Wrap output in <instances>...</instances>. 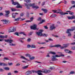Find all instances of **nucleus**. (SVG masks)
<instances>
[{
    "mask_svg": "<svg viewBox=\"0 0 75 75\" xmlns=\"http://www.w3.org/2000/svg\"><path fill=\"white\" fill-rule=\"evenodd\" d=\"M24 4L26 6V8H27L28 9H30V7H32V8L34 9L35 8V9H37L39 8V7L38 6H35V4L34 3L27 4L25 3Z\"/></svg>",
    "mask_w": 75,
    "mask_h": 75,
    "instance_id": "f257e3e1",
    "label": "nucleus"
},
{
    "mask_svg": "<svg viewBox=\"0 0 75 75\" xmlns=\"http://www.w3.org/2000/svg\"><path fill=\"white\" fill-rule=\"evenodd\" d=\"M5 42H8L9 43V45L11 46H15L16 45L15 44H13L12 42H13V40L12 39L10 40H5Z\"/></svg>",
    "mask_w": 75,
    "mask_h": 75,
    "instance_id": "f03ea898",
    "label": "nucleus"
},
{
    "mask_svg": "<svg viewBox=\"0 0 75 75\" xmlns=\"http://www.w3.org/2000/svg\"><path fill=\"white\" fill-rule=\"evenodd\" d=\"M42 32H43V30H41L39 31V32H37L36 34L38 36H43L44 37H47V35L45 34H42Z\"/></svg>",
    "mask_w": 75,
    "mask_h": 75,
    "instance_id": "7ed1b4c3",
    "label": "nucleus"
},
{
    "mask_svg": "<svg viewBox=\"0 0 75 75\" xmlns=\"http://www.w3.org/2000/svg\"><path fill=\"white\" fill-rule=\"evenodd\" d=\"M11 1L12 2V4L13 5H17V6H16V7L18 8H22V6H21L20 5V4H19L18 3V2H14V1L13 0H12Z\"/></svg>",
    "mask_w": 75,
    "mask_h": 75,
    "instance_id": "20e7f679",
    "label": "nucleus"
},
{
    "mask_svg": "<svg viewBox=\"0 0 75 75\" xmlns=\"http://www.w3.org/2000/svg\"><path fill=\"white\" fill-rule=\"evenodd\" d=\"M38 72H43V73H45L47 74L51 72L50 70H47L46 69H43L42 71L38 70Z\"/></svg>",
    "mask_w": 75,
    "mask_h": 75,
    "instance_id": "39448f33",
    "label": "nucleus"
},
{
    "mask_svg": "<svg viewBox=\"0 0 75 75\" xmlns=\"http://www.w3.org/2000/svg\"><path fill=\"white\" fill-rule=\"evenodd\" d=\"M37 25L35 24H34L33 25L30 26L31 29L32 30H38V29L37 28Z\"/></svg>",
    "mask_w": 75,
    "mask_h": 75,
    "instance_id": "423d86ee",
    "label": "nucleus"
},
{
    "mask_svg": "<svg viewBox=\"0 0 75 75\" xmlns=\"http://www.w3.org/2000/svg\"><path fill=\"white\" fill-rule=\"evenodd\" d=\"M71 31L70 30H69V29H67L66 31V33L68 34V36L69 37H71L72 36V34L71 33Z\"/></svg>",
    "mask_w": 75,
    "mask_h": 75,
    "instance_id": "0eeeda50",
    "label": "nucleus"
},
{
    "mask_svg": "<svg viewBox=\"0 0 75 75\" xmlns=\"http://www.w3.org/2000/svg\"><path fill=\"white\" fill-rule=\"evenodd\" d=\"M56 28V27H55V25L54 24H53L50 27V30H53L55 29Z\"/></svg>",
    "mask_w": 75,
    "mask_h": 75,
    "instance_id": "6e6552de",
    "label": "nucleus"
},
{
    "mask_svg": "<svg viewBox=\"0 0 75 75\" xmlns=\"http://www.w3.org/2000/svg\"><path fill=\"white\" fill-rule=\"evenodd\" d=\"M5 12L6 13V14L5 15V16L6 17H8L9 16V14H10V11H5Z\"/></svg>",
    "mask_w": 75,
    "mask_h": 75,
    "instance_id": "1a4fd4ad",
    "label": "nucleus"
},
{
    "mask_svg": "<svg viewBox=\"0 0 75 75\" xmlns=\"http://www.w3.org/2000/svg\"><path fill=\"white\" fill-rule=\"evenodd\" d=\"M71 4H74V5L72 6V7H71L70 8H69V10H71L72 8H75V1H71Z\"/></svg>",
    "mask_w": 75,
    "mask_h": 75,
    "instance_id": "9d476101",
    "label": "nucleus"
},
{
    "mask_svg": "<svg viewBox=\"0 0 75 75\" xmlns=\"http://www.w3.org/2000/svg\"><path fill=\"white\" fill-rule=\"evenodd\" d=\"M16 29L13 28H11L8 30L9 33H10V32H14V31H16Z\"/></svg>",
    "mask_w": 75,
    "mask_h": 75,
    "instance_id": "9b49d317",
    "label": "nucleus"
},
{
    "mask_svg": "<svg viewBox=\"0 0 75 75\" xmlns=\"http://www.w3.org/2000/svg\"><path fill=\"white\" fill-rule=\"evenodd\" d=\"M63 45H64V46L61 47V49H64V48H66L68 47V44Z\"/></svg>",
    "mask_w": 75,
    "mask_h": 75,
    "instance_id": "f8f14e48",
    "label": "nucleus"
},
{
    "mask_svg": "<svg viewBox=\"0 0 75 75\" xmlns=\"http://www.w3.org/2000/svg\"><path fill=\"white\" fill-rule=\"evenodd\" d=\"M52 61H58V59L56 58L54 56H52Z\"/></svg>",
    "mask_w": 75,
    "mask_h": 75,
    "instance_id": "ddd939ff",
    "label": "nucleus"
},
{
    "mask_svg": "<svg viewBox=\"0 0 75 75\" xmlns=\"http://www.w3.org/2000/svg\"><path fill=\"white\" fill-rule=\"evenodd\" d=\"M1 21H3L4 24H7L8 22V21L6 19H3L1 20Z\"/></svg>",
    "mask_w": 75,
    "mask_h": 75,
    "instance_id": "4468645a",
    "label": "nucleus"
},
{
    "mask_svg": "<svg viewBox=\"0 0 75 75\" xmlns=\"http://www.w3.org/2000/svg\"><path fill=\"white\" fill-rule=\"evenodd\" d=\"M32 73H33L32 71H28L26 72V74L27 75H30V74H32Z\"/></svg>",
    "mask_w": 75,
    "mask_h": 75,
    "instance_id": "2eb2a0df",
    "label": "nucleus"
},
{
    "mask_svg": "<svg viewBox=\"0 0 75 75\" xmlns=\"http://www.w3.org/2000/svg\"><path fill=\"white\" fill-rule=\"evenodd\" d=\"M0 65L1 66H7V64L4 63H0Z\"/></svg>",
    "mask_w": 75,
    "mask_h": 75,
    "instance_id": "dca6fc26",
    "label": "nucleus"
},
{
    "mask_svg": "<svg viewBox=\"0 0 75 75\" xmlns=\"http://www.w3.org/2000/svg\"><path fill=\"white\" fill-rule=\"evenodd\" d=\"M24 39H25V38H20L19 39V40L20 41V42H21L22 43H23V42H24V41L22 40H24Z\"/></svg>",
    "mask_w": 75,
    "mask_h": 75,
    "instance_id": "f3484780",
    "label": "nucleus"
},
{
    "mask_svg": "<svg viewBox=\"0 0 75 75\" xmlns=\"http://www.w3.org/2000/svg\"><path fill=\"white\" fill-rule=\"evenodd\" d=\"M16 14H18V13H15V14L14 13H13L12 14V17L13 18H16Z\"/></svg>",
    "mask_w": 75,
    "mask_h": 75,
    "instance_id": "a211bd4d",
    "label": "nucleus"
},
{
    "mask_svg": "<svg viewBox=\"0 0 75 75\" xmlns=\"http://www.w3.org/2000/svg\"><path fill=\"white\" fill-rule=\"evenodd\" d=\"M61 47V45H56L55 46H51L50 47Z\"/></svg>",
    "mask_w": 75,
    "mask_h": 75,
    "instance_id": "6ab92c4d",
    "label": "nucleus"
},
{
    "mask_svg": "<svg viewBox=\"0 0 75 75\" xmlns=\"http://www.w3.org/2000/svg\"><path fill=\"white\" fill-rule=\"evenodd\" d=\"M25 2H26V3H28L31 2V0H24Z\"/></svg>",
    "mask_w": 75,
    "mask_h": 75,
    "instance_id": "aec40b11",
    "label": "nucleus"
},
{
    "mask_svg": "<svg viewBox=\"0 0 75 75\" xmlns=\"http://www.w3.org/2000/svg\"><path fill=\"white\" fill-rule=\"evenodd\" d=\"M57 13H59L60 14H61L62 16L63 15H65V13H63V12H57Z\"/></svg>",
    "mask_w": 75,
    "mask_h": 75,
    "instance_id": "412c9836",
    "label": "nucleus"
},
{
    "mask_svg": "<svg viewBox=\"0 0 75 75\" xmlns=\"http://www.w3.org/2000/svg\"><path fill=\"white\" fill-rule=\"evenodd\" d=\"M57 17V15L54 14H52L51 16H50V17Z\"/></svg>",
    "mask_w": 75,
    "mask_h": 75,
    "instance_id": "4be33fe9",
    "label": "nucleus"
},
{
    "mask_svg": "<svg viewBox=\"0 0 75 75\" xmlns=\"http://www.w3.org/2000/svg\"><path fill=\"white\" fill-rule=\"evenodd\" d=\"M11 10L12 11H20L19 10H16L14 8H11Z\"/></svg>",
    "mask_w": 75,
    "mask_h": 75,
    "instance_id": "5701e85b",
    "label": "nucleus"
},
{
    "mask_svg": "<svg viewBox=\"0 0 75 75\" xmlns=\"http://www.w3.org/2000/svg\"><path fill=\"white\" fill-rule=\"evenodd\" d=\"M41 10H42V11H44L45 13H47V9H45L42 8L41 9Z\"/></svg>",
    "mask_w": 75,
    "mask_h": 75,
    "instance_id": "b1692460",
    "label": "nucleus"
},
{
    "mask_svg": "<svg viewBox=\"0 0 75 75\" xmlns=\"http://www.w3.org/2000/svg\"><path fill=\"white\" fill-rule=\"evenodd\" d=\"M69 30H70V31H74V30H75V27H73L72 29H69Z\"/></svg>",
    "mask_w": 75,
    "mask_h": 75,
    "instance_id": "393cba45",
    "label": "nucleus"
},
{
    "mask_svg": "<svg viewBox=\"0 0 75 75\" xmlns=\"http://www.w3.org/2000/svg\"><path fill=\"white\" fill-rule=\"evenodd\" d=\"M70 74H75V71H71L69 73Z\"/></svg>",
    "mask_w": 75,
    "mask_h": 75,
    "instance_id": "a878e982",
    "label": "nucleus"
},
{
    "mask_svg": "<svg viewBox=\"0 0 75 75\" xmlns=\"http://www.w3.org/2000/svg\"><path fill=\"white\" fill-rule=\"evenodd\" d=\"M28 67V65L26 66L22 67L23 69H26Z\"/></svg>",
    "mask_w": 75,
    "mask_h": 75,
    "instance_id": "bb28decb",
    "label": "nucleus"
},
{
    "mask_svg": "<svg viewBox=\"0 0 75 75\" xmlns=\"http://www.w3.org/2000/svg\"><path fill=\"white\" fill-rule=\"evenodd\" d=\"M50 54H53V55H55L56 54V53L54 52H50Z\"/></svg>",
    "mask_w": 75,
    "mask_h": 75,
    "instance_id": "cd10ccee",
    "label": "nucleus"
},
{
    "mask_svg": "<svg viewBox=\"0 0 75 75\" xmlns=\"http://www.w3.org/2000/svg\"><path fill=\"white\" fill-rule=\"evenodd\" d=\"M69 50L68 49H65L64 50V51L66 52V53H69Z\"/></svg>",
    "mask_w": 75,
    "mask_h": 75,
    "instance_id": "c85d7f7f",
    "label": "nucleus"
},
{
    "mask_svg": "<svg viewBox=\"0 0 75 75\" xmlns=\"http://www.w3.org/2000/svg\"><path fill=\"white\" fill-rule=\"evenodd\" d=\"M67 18L69 19V20H72V16H67Z\"/></svg>",
    "mask_w": 75,
    "mask_h": 75,
    "instance_id": "c756f323",
    "label": "nucleus"
},
{
    "mask_svg": "<svg viewBox=\"0 0 75 75\" xmlns=\"http://www.w3.org/2000/svg\"><path fill=\"white\" fill-rule=\"evenodd\" d=\"M21 58H23V59H25L26 60H28V59H26L25 57H24L23 56H21Z\"/></svg>",
    "mask_w": 75,
    "mask_h": 75,
    "instance_id": "7c9ffc66",
    "label": "nucleus"
},
{
    "mask_svg": "<svg viewBox=\"0 0 75 75\" xmlns=\"http://www.w3.org/2000/svg\"><path fill=\"white\" fill-rule=\"evenodd\" d=\"M26 57H30L31 56L29 54H27L25 55Z\"/></svg>",
    "mask_w": 75,
    "mask_h": 75,
    "instance_id": "2f4dec72",
    "label": "nucleus"
},
{
    "mask_svg": "<svg viewBox=\"0 0 75 75\" xmlns=\"http://www.w3.org/2000/svg\"><path fill=\"white\" fill-rule=\"evenodd\" d=\"M38 74L39 75H43L42 74V73H41V72H39L38 71Z\"/></svg>",
    "mask_w": 75,
    "mask_h": 75,
    "instance_id": "473e14b6",
    "label": "nucleus"
},
{
    "mask_svg": "<svg viewBox=\"0 0 75 75\" xmlns=\"http://www.w3.org/2000/svg\"><path fill=\"white\" fill-rule=\"evenodd\" d=\"M35 58V57H30V59L31 60H32L33 59H34Z\"/></svg>",
    "mask_w": 75,
    "mask_h": 75,
    "instance_id": "72a5a7b5",
    "label": "nucleus"
},
{
    "mask_svg": "<svg viewBox=\"0 0 75 75\" xmlns=\"http://www.w3.org/2000/svg\"><path fill=\"white\" fill-rule=\"evenodd\" d=\"M31 48H36V47L34 45H32L31 46Z\"/></svg>",
    "mask_w": 75,
    "mask_h": 75,
    "instance_id": "f704fd0d",
    "label": "nucleus"
},
{
    "mask_svg": "<svg viewBox=\"0 0 75 75\" xmlns=\"http://www.w3.org/2000/svg\"><path fill=\"white\" fill-rule=\"evenodd\" d=\"M5 70H9L10 69V68H9L8 67H5L4 68Z\"/></svg>",
    "mask_w": 75,
    "mask_h": 75,
    "instance_id": "c9c22d12",
    "label": "nucleus"
},
{
    "mask_svg": "<svg viewBox=\"0 0 75 75\" xmlns=\"http://www.w3.org/2000/svg\"><path fill=\"white\" fill-rule=\"evenodd\" d=\"M20 18H17L16 19H15L14 20V21H19V19H20Z\"/></svg>",
    "mask_w": 75,
    "mask_h": 75,
    "instance_id": "e433bc0d",
    "label": "nucleus"
},
{
    "mask_svg": "<svg viewBox=\"0 0 75 75\" xmlns=\"http://www.w3.org/2000/svg\"><path fill=\"white\" fill-rule=\"evenodd\" d=\"M45 20H42V21H41L40 23H39V24H42V23L45 22Z\"/></svg>",
    "mask_w": 75,
    "mask_h": 75,
    "instance_id": "4c0bfd02",
    "label": "nucleus"
},
{
    "mask_svg": "<svg viewBox=\"0 0 75 75\" xmlns=\"http://www.w3.org/2000/svg\"><path fill=\"white\" fill-rule=\"evenodd\" d=\"M20 64L18 63L17 64H16V67H18L20 66Z\"/></svg>",
    "mask_w": 75,
    "mask_h": 75,
    "instance_id": "58836bf2",
    "label": "nucleus"
},
{
    "mask_svg": "<svg viewBox=\"0 0 75 75\" xmlns=\"http://www.w3.org/2000/svg\"><path fill=\"white\" fill-rule=\"evenodd\" d=\"M4 59L5 60H9V59L7 57H5L4 58Z\"/></svg>",
    "mask_w": 75,
    "mask_h": 75,
    "instance_id": "ea45409f",
    "label": "nucleus"
},
{
    "mask_svg": "<svg viewBox=\"0 0 75 75\" xmlns=\"http://www.w3.org/2000/svg\"><path fill=\"white\" fill-rule=\"evenodd\" d=\"M56 58L58 57H60L61 56L58 55H56L55 56H54Z\"/></svg>",
    "mask_w": 75,
    "mask_h": 75,
    "instance_id": "a19ab883",
    "label": "nucleus"
},
{
    "mask_svg": "<svg viewBox=\"0 0 75 75\" xmlns=\"http://www.w3.org/2000/svg\"><path fill=\"white\" fill-rule=\"evenodd\" d=\"M14 34L15 35H17V36H19V35L18 34V33L17 32H16Z\"/></svg>",
    "mask_w": 75,
    "mask_h": 75,
    "instance_id": "79ce46f5",
    "label": "nucleus"
},
{
    "mask_svg": "<svg viewBox=\"0 0 75 75\" xmlns=\"http://www.w3.org/2000/svg\"><path fill=\"white\" fill-rule=\"evenodd\" d=\"M61 11H62L61 10L58 9L57 10V13H58V12H61Z\"/></svg>",
    "mask_w": 75,
    "mask_h": 75,
    "instance_id": "37998d69",
    "label": "nucleus"
},
{
    "mask_svg": "<svg viewBox=\"0 0 75 75\" xmlns=\"http://www.w3.org/2000/svg\"><path fill=\"white\" fill-rule=\"evenodd\" d=\"M32 71V72H33V73H37V72H38V71H37L35 70H33Z\"/></svg>",
    "mask_w": 75,
    "mask_h": 75,
    "instance_id": "c03bdc74",
    "label": "nucleus"
},
{
    "mask_svg": "<svg viewBox=\"0 0 75 75\" xmlns=\"http://www.w3.org/2000/svg\"><path fill=\"white\" fill-rule=\"evenodd\" d=\"M72 20L73 19H75V16L74 15H73L71 16Z\"/></svg>",
    "mask_w": 75,
    "mask_h": 75,
    "instance_id": "a18cd8bd",
    "label": "nucleus"
},
{
    "mask_svg": "<svg viewBox=\"0 0 75 75\" xmlns=\"http://www.w3.org/2000/svg\"><path fill=\"white\" fill-rule=\"evenodd\" d=\"M54 68H55L54 67H50V69L52 70V69H54Z\"/></svg>",
    "mask_w": 75,
    "mask_h": 75,
    "instance_id": "49530a36",
    "label": "nucleus"
},
{
    "mask_svg": "<svg viewBox=\"0 0 75 75\" xmlns=\"http://www.w3.org/2000/svg\"><path fill=\"white\" fill-rule=\"evenodd\" d=\"M72 53H73V52H72V51L69 50L68 54H72Z\"/></svg>",
    "mask_w": 75,
    "mask_h": 75,
    "instance_id": "de8ad7c7",
    "label": "nucleus"
},
{
    "mask_svg": "<svg viewBox=\"0 0 75 75\" xmlns=\"http://www.w3.org/2000/svg\"><path fill=\"white\" fill-rule=\"evenodd\" d=\"M24 13H21L20 14V16L21 17H22L24 16Z\"/></svg>",
    "mask_w": 75,
    "mask_h": 75,
    "instance_id": "09e8293b",
    "label": "nucleus"
},
{
    "mask_svg": "<svg viewBox=\"0 0 75 75\" xmlns=\"http://www.w3.org/2000/svg\"><path fill=\"white\" fill-rule=\"evenodd\" d=\"M52 11L54 13H57V11L56 10H53Z\"/></svg>",
    "mask_w": 75,
    "mask_h": 75,
    "instance_id": "8fccbe9b",
    "label": "nucleus"
},
{
    "mask_svg": "<svg viewBox=\"0 0 75 75\" xmlns=\"http://www.w3.org/2000/svg\"><path fill=\"white\" fill-rule=\"evenodd\" d=\"M72 50H75V46H74L71 47Z\"/></svg>",
    "mask_w": 75,
    "mask_h": 75,
    "instance_id": "3c124183",
    "label": "nucleus"
},
{
    "mask_svg": "<svg viewBox=\"0 0 75 75\" xmlns=\"http://www.w3.org/2000/svg\"><path fill=\"white\" fill-rule=\"evenodd\" d=\"M0 38H4V36H2L1 35H0Z\"/></svg>",
    "mask_w": 75,
    "mask_h": 75,
    "instance_id": "603ef678",
    "label": "nucleus"
},
{
    "mask_svg": "<svg viewBox=\"0 0 75 75\" xmlns=\"http://www.w3.org/2000/svg\"><path fill=\"white\" fill-rule=\"evenodd\" d=\"M27 48H30V47H31V45H27Z\"/></svg>",
    "mask_w": 75,
    "mask_h": 75,
    "instance_id": "864d4df0",
    "label": "nucleus"
},
{
    "mask_svg": "<svg viewBox=\"0 0 75 75\" xmlns=\"http://www.w3.org/2000/svg\"><path fill=\"white\" fill-rule=\"evenodd\" d=\"M3 71H4V70L1 68H0V71L3 72Z\"/></svg>",
    "mask_w": 75,
    "mask_h": 75,
    "instance_id": "5fc2aeb1",
    "label": "nucleus"
},
{
    "mask_svg": "<svg viewBox=\"0 0 75 75\" xmlns=\"http://www.w3.org/2000/svg\"><path fill=\"white\" fill-rule=\"evenodd\" d=\"M48 40L49 41H53V40L51 39V38H49Z\"/></svg>",
    "mask_w": 75,
    "mask_h": 75,
    "instance_id": "6e6d98bb",
    "label": "nucleus"
},
{
    "mask_svg": "<svg viewBox=\"0 0 75 75\" xmlns=\"http://www.w3.org/2000/svg\"><path fill=\"white\" fill-rule=\"evenodd\" d=\"M31 21L30 20H27L26 21V23H29V22H31Z\"/></svg>",
    "mask_w": 75,
    "mask_h": 75,
    "instance_id": "4d7b16f0",
    "label": "nucleus"
},
{
    "mask_svg": "<svg viewBox=\"0 0 75 75\" xmlns=\"http://www.w3.org/2000/svg\"><path fill=\"white\" fill-rule=\"evenodd\" d=\"M67 12H69V14H71V11H66Z\"/></svg>",
    "mask_w": 75,
    "mask_h": 75,
    "instance_id": "13d9d810",
    "label": "nucleus"
},
{
    "mask_svg": "<svg viewBox=\"0 0 75 75\" xmlns=\"http://www.w3.org/2000/svg\"><path fill=\"white\" fill-rule=\"evenodd\" d=\"M8 36L7 35H6L4 36V38H7Z\"/></svg>",
    "mask_w": 75,
    "mask_h": 75,
    "instance_id": "bf43d9fd",
    "label": "nucleus"
},
{
    "mask_svg": "<svg viewBox=\"0 0 75 75\" xmlns=\"http://www.w3.org/2000/svg\"><path fill=\"white\" fill-rule=\"evenodd\" d=\"M71 45H75V42H73L70 43Z\"/></svg>",
    "mask_w": 75,
    "mask_h": 75,
    "instance_id": "052dcab7",
    "label": "nucleus"
},
{
    "mask_svg": "<svg viewBox=\"0 0 75 75\" xmlns=\"http://www.w3.org/2000/svg\"><path fill=\"white\" fill-rule=\"evenodd\" d=\"M31 41V39H30V38L28 39L27 40V41L28 42H30V41Z\"/></svg>",
    "mask_w": 75,
    "mask_h": 75,
    "instance_id": "680f3d73",
    "label": "nucleus"
},
{
    "mask_svg": "<svg viewBox=\"0 0 75 75\" xmlns=\"http://www.w3.org/2000/svg\"><path fill=\"white\" fill-rule=\"evenodd\" d=\"M8 75H11V72H9L7 74Z\"/></svg>",
    "mask_w": 75,
    "mask_h": 75,
    "instance_id": "e2e57ef3",
    "label": "nucleus"
},
{
    "mask_svg": "<svg viewBox=\"0 0 75 75\" xmlns=\"http://www.w3.org/2000/svg\"><path fill=\"white\" fill-rule=\"evenodd\" d=\"M8 64L9 65H13V63H8Z\"/></svg>",
    "mask_w": 75,
    "mask_h": 75,
    "instance_id": "0e129e2a",
    "label": "nucleus"
},
{
    "mask_svg": "<svg viewBox=\"0 0 75 75\" xmlns=\"http://www.w3.org/2000/svg\"><path fill=\"white\" fill-rule=\"evenodd\" d=\"M33 18H34L33 17H32V18H30V19L31 20L30 21H33Z\"/></svg>",
    "mask_w": 75,
    "mask_h": 75,
    "instance_id": "69168bd1",
    "label": "nucleus"
},
{
    "mask_svg": "<svg viewBox=\"0 0 75 75\" xmlns=\"http://www.w3.org/2000/svg\"><path fill=\"white\" fill-rule=\"evenodd\" d=\"M60 57H64V54H60Z\"/></svg>",
    "mask_w": 75,
    "mask_h": 75,
    "instance_id": "338daca9",
    "label": "nucleus"
},
{
    "mask_svg": "<svg viewBox=\"0 0 75 75\" xmlns=\"http://www.w3.org/2000/svg\"><path fill=\"white\" fill-rule=\"evenodd\" d=\"M45 2H43L42 3V6H44V5H45Z\"/></svg>",
    "mask_w": 75,
    "mask_h": 75,
    "instance_id": "774afa93",
    "label": "nucleus"
}]
</instances>
